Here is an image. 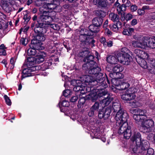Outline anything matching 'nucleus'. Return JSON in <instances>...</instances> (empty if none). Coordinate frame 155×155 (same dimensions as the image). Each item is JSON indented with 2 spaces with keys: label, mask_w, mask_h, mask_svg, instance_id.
Instances as JSON below:
<instances>
[{
  "label": "nucleus",
  "mask_w": 155,
  "mask_h": 155,
  "mask_svg": "<svg viewBox=\"0 0 155 155\" xmlns=\"http://www.w3.org/2000/svg\"><path fill=\"white\" fill-rule=\"evenodd\" d=\"M91 89L90 93L88 95V98L92 102H94L97 99L105 95L107 92L102 90L99 91V89H94L90 87Z\"/></svg>",
  "instance_id": "7"
},
{
  "label": "nucleus",
  "mask_w": 155,
  "mask_h": 155,
  "mask_svg": "<svg viewBox=\"0 0 155 155\" xmlns=\"http://www.w3.org/2000/svg\"><path fill=\"white\" fill-rule=\"evenodd\" d=\"M130 105L132 107H136L138 106V103L136 101H134L132 103H130Z\"/></svg>",
  "instance_id": "54"
},
{
  "label": "nucleus",
  "mask_w": 155,
  "mask_h": 155,
  "mask_svg": "<svg viewBox=\"0 0 155 155\" xmlns=\"http://www.w3.org/2000/svg\"><path fill=\"white\" fill-rule=\"evenodd\" d=\"M89 53V51L87 50H86L80 52L79 53L78 56L82 58L84 57L85 58L87 57Z\"/></svg>",
  "instance_id": "40"
},
{
  "label": "nucleus",
  "mask_w": 155,
  "mask_h": 155,
  "mask_svg": "<svg viewBox=\"0 0 155 155\" xmlns=\"http://www.w3.org/2000/svg\"><path fill=\"white\" fill-rule=\"evenodd\" d=\"M134 31V29L132 28L124 29L123 31V34L125 35H130Z\"/></svg>",
  "instance_id": "39"
},
{
  "label": "nucleus",
  "mask_w": 155,
  "mask_h": 155,
  "mask_svg": "<svg viewBox=\"0 0 155 155\" xmlns=\"http://www.w3.org/2000/svg\"><path fill=\"white\" fill-rule=\"evenodd\" d=\"M154 134L152 133H149L147 137V139L150 140L153 139L154 140Z\"/></svg>",
  "instance_id": "57"
},
{
  "label": "nucleus",
  "mask_w": 155,
  "mask_h": 155,
  "mask_svg": "<svg viewBox=\"0 0 155 155\" xmlns=\"http://www.w3.org/2000/svg\"><path fill=\"white\" fill-rule=\"evenodd\" d=\"M147 150V153L146 154V155H153L154 150L152 148L149 147Z\"/></svg>",
  "instance_id": "48"
},
{
  "label": "nucleus",
  "mask_w": 155,
  "mask_h": 155,
  "mask_svg": "<svg viewBox=\"0 0 155 155\" xmlns=\"http://www.w3.org/2000/svg\"><path fill=\"white\" fill-rule=\"evenodd\" d=\"M131 140L133 142L135 141L136 144L139 145V142L142 140L141 135L139 132H135L131 138Z\"/></svg>",
  "instance_id": "24"
},
{
  "label": "nucleus",
  "mask_w": 155,
  "mask_h": 155,
  "mask_svg": "<svg viewBox=\"0 0 155 155\" xmlns=\"http://www.w3.org/2000/svg\"><path fill=\"white\" fill-rule=\"evenodd\" d=\"M137 41L132 42L133 46L134 47L146 49L149 47L151 48H155V39L147 36L138 37L135 38Z\"/></svg>",
  "instance_id": "1"
},
{
  "label": "nucleus",
  "mask_w": 155,
  "mask_h": 155,
  "mask_svg": "<svg viewBox=\"0 0 155 155\" xmlns=\"http://www.w3.org/2000/svg\"><path fill=\"white\" fill-rule=\"evenodd\" d=\"M51 3L46 2L44 4L42 7L40 8V11L43 10V8L48 10V12L52 11L51 10L55 9L58 7V5H56L54 1H50Z\"/></svg>",
  "instance_id": "16"
},
{
  "label": "nucleus",
  "mask_w": 155,
  "mask_h": 155,
  "mask_svg": "<svg viewBox=\"0 0 155 155\" xmlns=\"http://www.w3.org/2000/svg\"><path fill=\"white\" fill-rule=\"evenodd\" d=\"M58 26L55 24H51V23H48L47 25L45 27L51 28L54 30H57V27Z\"/></svg>",
  "instance_id": "43"
},
{
  "label": "nucleus",
  "mask_w": 155,
  "mask_h": 155,
  "mask_svg": "<svg viewBox=\"0 0 155 155\" xmlns=\"http://www.w3.org/2000/svg\"><path fill=\"white\" fill-rule=\"evenodd\" d=\"M114 6L115 8H116V9L119 14L120 13L122 14V13L124 12L126 10V8L127 7H128L126 6V3H123V4L121 5L120 3L117 2L114 4Z\"/></svg>",
  "instance_id": "22"
},
{
  "label": "nucleus",
  "mask_w": 155,
  "mask_h": 155,
  "mask_svg": "<svg viewBox=\"0 0 155 155\" xmlns=\"http://www.w3.org/2000/svg\"><path fill=\"white\" fill-rule=\"evenodd\" d=\"M34 59L32 58H28L27 59V68L24 69L22 71L23 74L21 76L22 79L26 77L34 75L32 72L38 71L41 69L39 66H34Z\"/></svg>",
  "instance_id": "4"
},
{
  "label": "nucleus",
  "mask_w": 155,
  "mask_h": 155,
  "mask_svg": "<svg viewBox=\"0 0 155 155\" xmlns=\"http://www.w3.org/2000/svg\"><path fill=\"white\" fill-rule=\"evenodd\" d=\"M38 23L35 25L34 30L35 33H39L41 32V29L44 27L41 23H39L38 21Z\"/></svg>",
  "instance_id": "37"
},
{
  "label": "nucleus",
  "mask_w": 155,
  "mask_h": 155,
  "mask_svg": "<svg viewBox=\"0 0 155 155\" xmlns=\"http://www.w3.org/2000/svg\"><path fill=\"white\" fill-rule=\"evenodd\" d=\"M120 78H114L111 79V82L113 85L115 86V88L117 89V87L119 86L121 84V81L120 80Z\"/></svg>",
  "instance_id": "36"
},
{
  "label": "nucleus",
  "mask_w": 155,
  "mask_h": 155,
  "mask_svg": "<svg viewBox=\"0 0 155 155\" xmlns=\"http://www.w3.org/2000/svg\"><path fill=\"white\" fill-rule=\"evenodd\" d=\"M103 19L101 18H95L92 20L93 24L99 27L102 24Z\"/></svg>",
  "instance_id": "31"
},
{
  "label": "nucleus",
  "mask_w": 155,
  "mask_h": 155,
  "mask_svg": "<svg viewBox=\"0 0 155 155\" xmlns=\"http://www.w3.org/2000/svg\"><path fill=\"white\" fill-rule=\"evenodd\" d=\"M134 87L130 88L121 95V98L125 101H130L134 99L136 97L135 93L136 92Z\"/></svg>",
  "instance_id": "13"
},
{
  "label": "nucleus",
  "mask_w": 155,
  "mask_h": 155,
  "mask_svg": "<svg viewBox=\"0 0 155 155\" xmlns=\"http://www.w3.org/2000/svg\"><path fill=\"white\" fill-rule=\"evenodd\" d=\"M102 108H101L99 110L98 116L100 118H102L104 117L105 118V115L104 112V111L101 110V109Z\"/></svg>",
  "instance_id": "50"
},
{
  "label": "nucleus",
  "mask_w": 155,
  "mask_h": 155,
  "mask_svg": "<svg viewBox=\"0 0 155 155\" xmlns=\"http://www.w3.org/2000/svg\"><path fill=\"white\" fill-rule=\"evenodd\" d=\"M85 98L84 97L81 98L78 101V107H79L80 105H83L85 102Z\"/></svg>",
  "instance_id": "51"
},
{
  "label": "nucleus",
  "mask_w": 155,
  "mask_h": 155,
  "mask_svg": "<svg viewBox=\"0 0 155 155\" xmlns=\"http://www.w3.org/2000/svg\"><path fill=\"white\" fill-rule=\"evenodd\" d=\"M63 95L65 97H68L71 94V91L69 90H66L63 91Z\"/></svg>",
  "instance_id": "47"
},
{
  "label": "nucleus",
  "mask_w": 155,
  "mask_h": 155,
  "mask_svg": "<svg viewBox=\"0 0 155 155\" xmlns=\"http://www.w3.org/2000/svg\"><path fill=\"white\" fill-rule=\"evenodd\" d=\"M137 13L140 16L143 15L145 13V11H144L142 9H139L137 10Z\"/></svg>",
  "instance_id": "64"
},
{
  "label": "nucleus",
  "mask_w": 155,
  "mask_h": 155,
  "mask_svg": "<svg viewBox=\"0 0 155 155\" xmlns=\"http://www.w3.org/2000/svg\"><path fill=\"white\" fill-rule=\"evenodd\" d=\"M121 51L123 53V54H128L129 52L128 49L126 47L122 48L121 49Z\"/></svg>",
  "instance_id": "60"
},
{
  "label": "nucleus",
  "mask_w": 155,
  "mask_h": 155,
  "mask_svg": "<svg viewBox=\"0 0 155 155\" xmlns=\"http://www.w3.org/2000/svg\"><path fill=\"white\" fill-rule=\"evenodd\" d=\"M122 23L120 21H118L116 24H113V25H109V27L114 32H117L119 29L121 28Z\"/></svg>",
  "instance_id": "25"
},
{
  "label": "nucleus",
  "mask_w": 155,
  "mask_h": 155,
  "mask_svg": "<svg viewBox=\"0 0 155 155\" xmlns=\"http://www.w3.org/2000/svg\"><path fill=\"white\" fill-rule=\"evenodd\" d=\"M46 38L45 35L43 34H38L36 36L35 38L33 40H35L37 43L35 44L39 46L41 45L39 41H43Z\"/></svg>",
  "instance_id": "26"
},
{
  "label": "nucleus",
  "mask_w": 155,
  "mask_h": 155,
  "mask_svg": "<svg viewBox=\"0 0 155 155\" xmlns=\"http://www.w3.org/2000/svg\"><path fill=\"white\" fill-rule=\"evenodd\" d=\"M31 44L30 46V48L27 51L28 54L29 55H37L40 52L39 49L40 47L38 45L35 40H32L31 41Z\"/></svg>",
  "instance_id": "14"
},
{
  "label": "nucleus",
  "mask_w": 155,
  "mask_h": 155,
  "mask_svg": "<svg viewBox=\"0 0 155 155\" xmlns=\"http://www.w3.org/2000/svg\"><path fill=\"white\" fill-rule=\"evenodd\" d=\"M142 131L144 133L150 132L152 129V127L154 126V122L151 119H147L141 122Z\"/></svg>",
  "instance_id": "12"
},
{
  "label": "nucleus",
  "mask_w": 155,
  "mask_h": 155,
  "mask_svg": "<svg viewBox=\"0 0 155 155\" xmlns=\"http://www.w3.org/2000/svg\"><path fill=\"white\" fill-rule=\"evenodd\" d=\"M130 84L128 83L121 82L120 86L117 87V89L119 90H124L128 88Z\"/></svg>",
  "instance_id": "33"
},
{
  "label": "nucleus",
  "mask_w": 155,
  "mask_h": 155,
  "mask_svg": "<svg viewBox=\"0 0 155 155\" xmlns=\"http://www.w3.org/2000/svg\"><path fill=\"white\" fill-rule=\"evenodd\" d=\"M131 60V57L128 54H124L122 58L120 59V61L124 64L128 65Z\"/></svg>",
  "instance_id": "23"
},
{
  "label": "nucleus",
  "mask_w": 155,
  "mask_h": 155,
  "mask_svg": "<svg viewBox=\"0 0 155 155\" xmlns=\"http://www.w3.org/2000/svg\"><path fill=\"white\" fill-rule=\"evenodd\" d=\"M113 99V97H109L103 99L100 101L99 104L97 102H96L92 106L91 108V109L95 111L97 110L100 107L103 109L106 106L108 105Z\"/></svg>",
  "instance_id": "11"
},
{
  "label": "nucleus",
  "mask_w": 155,
  "mask_h": 155,
  "mask_svg": "<svg viewBox=\"0 0 155 155\" xmlns=\"http://www.w3.org/2000/svg\"><path fill=\"white\" fill-rule=\"evenodd\" d=\"M113 41L111 40H109L108 42H106V44H105L104 47H110L113 45Z\"/></svg>",
  "instance_id": "52"
},
{
  "label": "nucleus",
  "mask_w": 155,
  "mask_h": 155,
  "mask_svg": "<svg viewBox=\"0 0 155 155\" xmlns=\"http://www.w3.org/2000/svg\"><path fill=\"white\" fill-rule=\"evenodd\" d=\"M123 3H126V6L129 7L131 6V3L129 0H122Z\"/></svg>",
  "instance_id": "61"
},
{
  "label": "nucleus",
  "mask_w": 155,
  "mask_h": 155,
  "mask_svg": "<svg viewBox=\"0 0 155 155\" xmlns=\"http://www.w3.org/2000/svg\"><path fill=\"white\" fill-rule=\"evenodd\" d=\"M147 59L143 58H138L137 61L142 68L144 69H147L148 68V66L146 61L144 60V59Z\"/></svg>",
  "instance_id": "27"
},
{
  "label": "nucleus",
  "mask_w": 155,
  "mask_h": 155,
  "mask_svg": "<svg viewBox=\"0 0 155 155\" xmlns=\"http://www.w3.org/2000/svg\"><path fill=\"white\" fill-rule=\"evenodd\" d=\"M139 145L136 144V146L133 149L134 153L133 155H143L146 152L147 150L149 147V142L146 140L142 139L139 142Z\"/></svg>",
  "instance_id": "5"
},
{
  "label": "nucleus",
  "mask_w": 155,
  "mask_h": 155,
  "mask_svg": "<svg viewBox=\"0 0 155 155\" xmlns=\"http://www.w3.org/2000/svg\"><path fill=\"white\" fill-rule=\"evenodd\" d=\"M100 41L101 43L103 44V45L104 47L105 44H106L107 42L105 38L103 37H101L100 39Z\"/></svg>",
  "instance_id": "63"
},
{
  "label": "nucleus",
  "mask_w": 155,
  "mask_h": 155,
  "mask_svg": "<svg viewBox=\"0 0 155 155\" xmlns=\"http://www.w3.org/2000/svg\"><path fill=\"white\" fill-rule=\"evenodd\" d=\"M58 104L60 107L61 106L63 107H68L69 105V103L66 100H64L61 103L59 102Z\"/></svg>",
  "instance_id": "42"
},
{
  "label": "nucleus",
  "mask_w": 155,
  "mask_h": 155,
  "mask_svg": "<svg viewBox=\"0 0 155 155\" xmlns=\"http://www.w3.org/2000/svg\"><path fill=\"white\" fill-rule=\"evenodd\" d=\"M148 62L152 65L153 67L155 68V60L152 58H150L148 60Z\"/></svg>",
  "instance_id": "53"
},
{
  "label": "nucleus",
  "mask_w": 155,
  "mask_h": 155,
  "mask_svg": "<svg viewBox=\"0 0 155 155\" xmlns=\"http://www.w3.org/2000/svg\"><path fill=\"white\" fill-rule=\"evenodd\" d=\"M94 58V56L91 54L89 53L87 57L84 58L83 60V61L86 62L84 64H87L88 63L89 64H91V61H94L93 60Z\"/></svg>",
  "instance_id": "32"
},
{
  "label": "nucleus",
  "mask_w": 155,
  "mask_h": 155,
  "mask_svg": "<svg viewBox=\"0 0 155 155\" xmlns=\"http://www.w3.org/2000/svg\"><path fill=\"white\" fill-rule=\"evenodd\" d=\"M112 110L111 107L110 106L105 109V110L104 111L105 119L109 117Z\"/></svg>",
  "instance_id": "38"
},
{
  "label": "nucleus",
  "mask_w": 155,
  "mask_h": 155,
  "mask_svg": "<svg viewBox=\"0 0 155 155\" xmlns=\"http://www.w3.org/2000/svg\"><path fill=\"white\" fill-rule=\"evenodd\" d=\"M23 14L24 15L23 17V19L25 20V21L28 22L30 19V16L27 13V11L23 12Z\"/></svg>",
  "instance_id": "41"
},
{
  "label": "nucleus",
  "mask_w": 155,
  "mask_h": 155,
  "mask_svg": "<svg viewBox=\"0 0 155 155\" xmlns=\"http://www.w3.org/2000/svg\"><path fill=\"white\" fill-rule=\"evenodd\" d=\"M97 79V78L94 79L92 76L88 75H86L82 76L80 78V80L82 83H88L89 84H91L93 86L98 85H101L103 86L104 83L100 84L102 83L100 82Z\"/></svg>",
  "instance_id": "10"
},
{
  "label": "nucleus",
  "mask_w": 155,
  "mask_h": 155,
  "mask_svg": "<svg viewBox=\"0 0 155 155\" xmlns=\"http://www.w3.org/2000/svg\"><path fill=\"white\" fill-rule=\"evenodd\" d=\"M133 18L132 15L130 13L127 14L125 16V19L127 21H129L131 19Z\"/></svg>",
  "instance_id": "58"
},
{
  "label": "nucleus",
  "mask_w": 155,
  "mask_h": 155,
  "mask_svg": "<svg viewBox=\"0 0 155 155\" xmlns=\"http://www.w3.org/2000/svg\"><path fill=\"white\" fill-rule=\"evenodd\" d=\"M4 98L6 104L8 106H10L11 105L12 102L8 97L7 95H5L4 96Z\"/></svg>",
  "instance_id": "46"
},
{
  "label": "nucleus",
  "mask_w": 155,
  "mask_h": 155,
  "mask_svg": "<svg viewBox=\"0 0 155 155\" xmlns=\"http://www.w3.org/2000/svg\"><path fill=\"white\" fill-rule=\"evenodd\" d=\"M105 34L110 36L111 35L112 33L108 28H106L105 29Z\"/></svg>",
  "instance_id": "59"
},
{
  "label": "nucleus",
  "mask_w": 155,
  "mask_h": 155,
  "mask_svg": "<svg viewBox=\"0 0 155 155\" xmlns=\"http://www.w3.org/2000/svg\"><path fill=\"white\" fill-rule=\"evenodd\" d=\"M71 84L74 86L73 88L74 91L79 93L84 94L87 92H90L91 89L89 87H86L80 80H73L71 82Z\"/></svg>",
  "instance_id": "6"
},
{
  "label": "nucleus",
  "mask_w": 155,
  "mask_h": 155,
  "mask_svg": "<svg viewBox=\"0 0 155 155\" xmlns=\"http://www.w3.org/2000/svg\"><path fill=\"white\" fill-rule=\"evenodd\" d=\"M21 43L25 46L28 43V41L24 38H22L20 40Z\"/></svg>",
  "instance_id": "56"
},
{
  "label": "nucleus",
  "mask_w": 155,
  "mask_h": 155,
  "mask_svg": "<svg viewBox=\"0 0 155 155\" xmlns=\"http://www.w3.org/2000/svg\"><path fill=\"white\" fill-rule=\"evenodd\" d=\"M42 13L39 16L38 21L43 22L41 23L43 27H45L48 23H51L53 21V18L51 16L50 12L45 9L40 11Z\"/></svg>",
  "instance_id": "9"
},
{
  "label": "nucleus",
  "mask_w": 155,
  "mask_h": 155,
  "mask_svg": "<svg viewBox=\"0 0 155 155\" xmlns=\"http://www.w3.org/2000/svg\"><path fill=\"white\" fill-rule=\"evenodd\" d=\"M107 60L108 62L111 64H115L118 62V60L116 58L115 56L112 55L108 57Z\"/></svg>",
  "instance_id": "30"
},
{
  "label": "nucleus",
  "mask_w": 155,
  "mask_h": 155,
  "mask_svg": "<svg viewBox=\"0 0 155 155\" xmlns=\"http://www.w3.org/2000/svg\"><path fill=\"white\" fill-rule=\"evenodd\" d=\"M96 13L97 14V15L99 17V18H104L106 15L105 13L101 10L99 11H97Z\"/></svg>",
  "instance_id": "44"
},
{
  "label": "nucleus",
  "mask_w": 155,
  "mask_h": 155,
  "mask_svg": "<svg viewBox=\"0 0 155 155\" xmlns=\"http://www.w3.org/2000/svg\"><path fill=\"white\" fill-rule=\"evenodd\" d=\"M124 70V68L121 65L117 64L113 68V71L115 73H117L118 75L117 77L119 78H122L123 77V75L121 73Z\"/></svg>",
  "instance_id": "21"
},
{
  "label": "nucleus",
  "mask_w": 155,
  "mask_h": 155,
  "mask_svg": "<svg viewBox=\"0 0 155 155\" xmlns=\"http://www.w3.org/2000/svg\"><path fill=\"white\" fill-rule=\"evenodd\" d=\"M78 99V97L77 96H75L72 97L70 99L71 102H74L77 101Z\"/></svg>",
  "instance_id": "62"
},
{
  "label": "nucleus",
  "mask_w": 155,
  "mask_h": 155,
  "mask_svg": "<svg viewBox=\"0 0 155 155\" xmlns=\"http://www.w3.org/2000/svg\"><path fill=\"white\" fill-rule=\"evenodd\" d=\"M134 53L136 54L135 58L136 60H137L138 58H147L149 57L148 54L147 53L139 49H135L134 50Z\"/></svg>",
  "instance_id": "19"
},
{
  "label": "nucleus",
  "mask_w": 155,
  "mask_h": 155,
  "mask_svg": "<svg viewBox=\"0 0 155 155\" xmlns=\"http://www.w3.org/2000/svg\"><path fill=\"white\" fill-rule=\"evenodd\" d=\"M110 76L112 78L111 79L114 78H119L117 77V76H118V75H117V73H115L114 71L112 73H110Z\"/></svg>",
  "instance_id": "49"
},
{
  "label": "nucleus",
  "mask_w": 155,
  "mask_h": 155,
  "mask_svg": "<svg viewBox=\"0 0 155 155\" xmlns=\"http://www.w3.org/2000/svg\"><path fill=\"white\" fill-rule=\"evenodd\" d=\"M15 62V60L13 58L11 59L10 61V68L12 69L14 68Z\"/></svg>",
  "instance_id": "55"
},
{
  "label": "nucleus",
  "mask_w": 155,
  "mask_h": 155,
  "mask_svg": "<svg viewBox=\"0 0 155 155\" xmlns=\"http://www.w3.org/2000/svg\"><path fill=\"white\" fill-rule=\"evenodd\" d=\"M124 118H126L127 120L128 118L127 114L124 112L122 110H118L115 117V119L116 120V125L119 126L121 123L124 122L123 120Z\"/></svg>",
  "instance_id": "15"
},
{
  "label": "nucleus",
  "mask_w": 155,
  "mask_h": 155,
  "mask_svg": "<svg viewBox=\"0 0 155 155\" xmlns=\"http://www.w3.org/2000/svg\"><path fill=\"white\" fill-rule=\"evenodd\" d=\"M111 107L112 109L113 110L114 112L121 110L120 109V104L118 100H116L115 101L113 102L112 107Z\"/></svg>",
  "instance_id": "29"
},
{
  "label": "nucleus",
  "mask_w": 155,
  "mask_h": 155,
  "mask_svg": "<svg viewBox=\"0 0 155 155\" xmlns=\"http://www.w3.org/2000/svg\"><path fill=\"white\" fill-rule=\"evenodd\" d=\"M46 55L44 52H40L38 53L35 58L32 57H28V58H34V66H36L35 65V63L39 64L43 62L44 60L45 57L46 56Z\"/></svg>",
  "instance_id": "18"
},
{
  "label": "nucleus",
  "mask_w": 155,
  "mask_h": 155,
  "mask_svg": "<svg viewBox=\"0 0 155 155\" xmlns=\"http://www.w3.org/2000/svg\"><path fill=\"white\" fill-rule=\"evenodd\" d=\"M94 134V138H100L101 137L100 134L97 132L95 130H94L92 131V133L91 134V136L92 137Z\"/></svg>",
  "instance_id": "45"
},
{
  "label": "nucleus",
  "mask_w": 155,
  "mask_h": 155,
  "mask_svg": "<svg viewBox=\"0 0 155 155\" xmlns=\"http://www.w3.org/2000/svg\"><path fill=\"white\" fill-rule=\"evenodd\" d=\"M123 120L124 122L121 123L119 126L116 125V129L118 130V133L119 134H122L127 129L128 127H129L128 126L126 118H124Z\"/></svg>",
  "instance_id": "17"
},
{
  "label": "nucleus",
  "mask_w": 155,
  "mask_h": 155,
  "mask_svg": "<svg viewBox=\"0 0 155 155\" xmlns=\"http://www.w3.org/2000/svg\"><path fill=\"white\" fill-rule=\"evenodd\" d=\"M79 40L81 43L80 46L82 48H86L88 45L92 47L94 46L95 41L93 38L92 34L90 33L89 31L86 29H81L79 31Z\"/></svg>",
  "instance_id": "2"
},
{
  "label": "nucleus",
  "mask_w": 155,
  "mask_h": 155,
  "mask_svg": "<svg viewBox=\"0 0 155 155\" xmlns=\"http://www.w3.org/2000/svg\"><path fill=\"white\" fill-rule=\"evenodd\" d=\"M58 60V57L52 55L49 58V59L47 61L45 62L43 66L45 67V68L48 69L52 65L53 62L54 61H57Z\"/></svg>",
  "instance_id": "20"
},
{
  "label": "nucleus",
  "mask_w": 155,
  "mask_h": 155,
  "mask_svg": "<svg viewBox=\"0 0 155 155\" xmlns=\"http://www.w3.org/2000/svg\"><path fill=\"white\" fill-rule=\"evenodd\" d=\"M134 114L133 118L136 121V123L139 124L142 121L147 119L146 115L147 111L145 110L140 109H134Z\"/></svg>",
  "instance_id": "8"
},
{
  "label": "nucleus",
  "mask_w": 155,
  "mask_h": 155,
  "mask_svg": "<svg viewBox=\"0 0 155 155\" xmlns=\"http://www.w3.org/2000/svg\"><path fill=\"white\" fill-rule=\"evenodd\" d=\"M109 19L113 22L119 21V17L117 14L111 13L109 15Z\"/></svg>",
  "instance_id": "34"
},
{
  "label": "nucleus",
  "mask_w": 155,
  "mask_h": 155,
  "mask_svg": "<svg viewBox=\"0 0 155 155\" xmlns=\"http://www.w3.org/2000/svg\"><path fill=\"white\" fill-rule=\"evenodd\" d=\"M82 68L83 70L87 71L90 74H94L100 83H102L103 79L102 78L103 74L100 72L101 69L98 66V64L95 61H91V64H84Z\"/></svg>",
  "instance_id": "3"
},
{
  "label": "nucleus",
  "mask_w": 155,
  "mask_h": 155,
  "mask_svg": "<svg viewBox=\"0 0 155 155\" xmlns=\"http://www.w3.org/2000/svg\"><path fill=\"white\" fill-rule=\"evenodd\" d=\"M131 127H128L127 129L123 133L124 138L128 139L131 136Z\"/></svg>",
  "instance_id": "35"
},
{
  "label": "nucleus",
  "mask_w": 155,
  "mask_h": 155,
  "mask_svg": "<svg viewBox=\"0 0 155 155\" xmlns=\"http://www.w3.org/2000/svg\"><path fill=\"white\" fill-rule=\"evenodd\" d=\"M89 30H87V31H89L90 33L92 34V36L93 35L94 33H97L99 30V27L93 24L89 26Z\"/></svg>",
  "instance_id": "28"
}]
</instances>
